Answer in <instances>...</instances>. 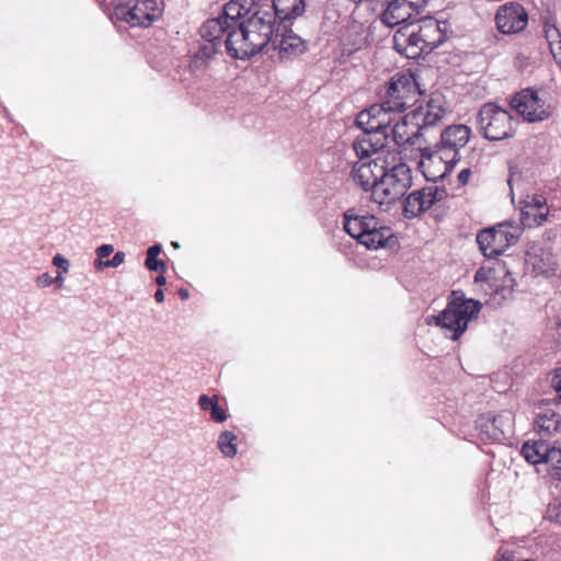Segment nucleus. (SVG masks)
I'll return each mask as SVG.
<instances>
[{"label": "nucleus", "instance_id": "nucleus-1", "mask_svg": "<svg viewBox=\"0 0 561 561\" xmlns=\"http://www.w3.org/2000/svg\"><path fill=\"white\" fill-rule=\"evenodd\" d=\"M306 0H273L270 8L249 7L243 22L232 27L225 39L227 54L234 59H249L272 44L276 22L304 14Z\"/></svg>", "mask_w": 561, "mask_h": 561}, {"label": "nucleus", "instance_id": "nucleus-2", "mask_svg": "<svg viewBox=\"0 0 561 561\" xmlns=\"http://www.w3.org/2000/svg\"><path fill=\"white\" fill-rule=\"evenodd\" d=\"M430 0H388V28L399 27L392 36V47L407 59H417L430 55L448 38L447 21H438L432 16L419 20V25L409 21L419 14Z\"/></svg>", "mask_w": 561, "mask_h": 561}, {"label": "nucleus", "instance_id": "nucleus-3", "mask_svg": "<svg viewBox=\"0 0 561 561\" xmlns=\"http://www.w3.org/2000/svg\"><path fill=\"white\" fill-rule=\"evenodd\" d=\"M482 304L473 298H466L461 291H451L446 308L437 316H433L427 323H434L451 333L453 341H457L468 329V323L477 318Z\"/></svg>", "mask_w": 561, "mask_h": 561}, {"label": "nucleus", "instance_id": "nucleus-4", "mask_svg": "<svg viewBox=\"0 0 561 561\" xmlns=\"http://www.w3.org/2000/svg\"><path fill=\"white\" fill-rule=\"evenodd\" d=\"M512 115L494 103L484 104L477 116V124L483 137L490 141H500L514 136Z\"/></svg>", "mask_w": 561, "mask_h": 561}, {"label": "nucleus", "instance_id": "nucleus-5", "mask_svg": "<svg viewBox=\"0 0 561 561\" xmlns=\"http://www.w3.org/2000/svg\"><path fill=\"white\" fill-rule=\"evenodd\" d=\"M354 181L366 192L371 191L373 201L380 206L386 201V154L378 153L353 170Z\"/></svg>", "mask_w": 561, "mask_h": 561}, {"label": "nucleus", "instance_id": "nucleus-6", "mask_svg": "<svg viewBox=\"0 0 561 561\" xmlns=\"http://www.w3.org/2000/svg\"><path fill=\"white\" fill-rule=\"evenodd\" d=\"M114 14L130 26L147 27L162 14L158 0H116Z\"/></svg>", "mask_w": 561, "mask_h": 561}, {"label": "nucleus", "instance_id": "nucleus-7", "mask_svg": "<svg viewBox=\"0 0 561 561\" xmlns=\"http://www.w3.org/2000/svg\"><path fill=\"white\" fill-rule=\"evenodd\" d=\"M255 0H231L225 4L222 13L213 19H208L202 25V32L205 36L213 39L217 36H228L231 28L237 27L245 19V11L249 7H255Z\"/></svg>", "mask_w": 561, "mask_h": 561}, {"label": "nucleus", "instance_id": "nucleus-8", "mask_svg": "<svg viewBox=\"0 0 561 561\" xmlns=\"http://www.w3.org/2000/svg\"><path fill=\"white\" fill-rule=\"evenodd\" d=\"M510 105L529 123L542 122L549 118L551 114L550 106L538 95V91L533 88L517 92L512 98Z\"/></svg>", "mask_w": 561, "mask_h": 561}, {"label": "nucleus", "instance_id": "nucleus-9", "mask_svg": "<svg viewBox=\"0 0 561 561\" xmlns=\"http://www.w3.org/2000/svg\"><path fill=\"white\" fill-rule=\"evenodd\" d=\"M476 430L482 440L501 443L512 434L511 417L504 413H482L476 420Z\"/></svg>", "mask_w": 561, "mask_h": 561}, {"label": "nucleus", "instance_id": "nucleus-10", "mask_svg": "<svg viewBox=\"0 0 561 561\" xmlns=\"http://www.w3.org/2000/svg\"><path fill=\"white\" fill-rule=\"evenodd\" d=\"M291 24V20H280L272 42L282 58L297 57L306 50V42L293 32Z\"/></svg>", "mask_w": 561, "mask_h": 561}, {"label": "nucleus", "instance_id": "nucleus-11", "mask_svg": "<svg viewBox=\"0 0 561 561\" xmlns=\"http://www.w3.org/2000/svg\"><path fill=\"white\" fill-rule=\"evenodd\" d=\"M528 22L526 10L518 3H506L497 10L495 24L502 34L523 31Z\"/></svg>", "mask_w": 561, "mask_h": 561}, {"label": "nucleus", "instance_id": "nucleus-12", "mask_svg": "<svg viewBox=\"0 0 561 561\" xmlns=\"http://www.w3.org/2000/svg\"><path fill=\"white\" fill-rule=\"evenodd\" d=\"M422 115V108L413 110L405 114L400 122H396L391 129L392 140L398 147L403 145H413L414 140L421 136L419 117Z\"/></svg>", "mask_w": 561, "mask_h": 561}, {"label": "nucleus", "instance_id": "nucleus-13", "mask_svg": "<svg viewBox=\"0 0 561 561\" xmlns=\"http://www.w3.org/2000/svg\"><path fill=\"white\" fill-rule=\"evenodd\" d=\"M413 85L411 75L397 73L388 81V113L403 112L407 108V103L401 99L411 92Z\"/></svg>", "mask_w": 561, "mask_h": 561}, {"label": "nucleus", "instance_id": "nucleus-14", "mask_svg": "<svg viewBox=\"0 0 561 561\" xmlns=\"http://www.w3.org/2000/svg\"><path fill=\"white\" fill-rule=\"evenodd\" d=\"M508 226L510 221H503L478 232L477 243L485 257H496L505 251L502 243L501 228Z\"/></svg>", "mask_w": 561, "mask_h": 561}, {"label": "nucleus", "instance_id": "nucleus-15", "mask_svg": "<svg viewBox=\"0 0 561 561\" xmlns=\"http://www.w3.org/2000/svg\"><path fill=\"white\" fill-rule=\"evenodd\" d=\"M412 184L411 170L405 164L388 169V205L403 197Z\"/></svg>", "mask_w": 561, "mask_h": 561}, {"label": "nucleus", "instance_id": "nucleus-16", "mask_svg": "<svg viewBox=\"0 0 561 561\" xmlns=\"http://www.w3.org/2000/svg\"><path fill=\"white\" fill-rule=\"evenodd\" d=\"M385 115L386 102L382 101L359 112L355 123L363 133L383 131L386 130Z\"/></svg>", "mask_w": 561, "mask_h": 561}, {"label": "nucleus", "instance_id": "nucleus-17", "mask_svg": "<svg viewBox=\"0 0 561 561\" xmlns=\"http://www.w3.org/2000/svg\"><path fill=\"white\" fill-rule=\"evenodd\" d=\"M199 33L205 43L198 47L197 51L194 53L191 59L190 68L193 71L205 68L209 60L220 51L222 44H225V39L222 41L224 36H217L213 39L211 37H207L203 34L202 27L199 28Z\"/></svg>", "mask_w": 561, "mask_h": 561}, {"label": "nucleus", "instance_id": "nucleus-18", "mask_svg": "<svg viewBox=\"0 0 561 561\" xmlns=\"http://www.w3.org/2000/svg\"><path fill=\"white\" fill-rule=\"evenodd\" d=\"M470 135L471 129L467 125H450L440 133V141L435 147L438 149L459 150V148L468 144Z\"/></svg>", "mask_w": 561, "mask_h": 561}, {"label": "nucleus", "instance_id": "nucleus-19", "mask_svg": "<svg viewBox=\"0 0 561 561\" xmlns=\"http://www.w3.org/2000/svg\"><path fill=\"white\" fill-rule=\"evenodd\" d=\"M386 147V130L383 131H369L364 133L362 138H358L354 145L356 152L360 159L369 158L373 154L385 153Z\"/></svg>", "mask_w": 561, "mask_h": 561}, {"label": "nucleus", "instance_id": "nucleus-20", "mask_svg": "<svg viewBox=\"0 0 561 561\" xmlns=\"http://www.w3.org/2000/svg\"><path fill=\"white\" fill-rule=\"evenodd\" d=\"M374 216H359L354 209L344 213V230L354 239L359 241L364 233L370 229V225L375 224Z\"/></svg>", "mask_w": 561, "mask_h": 561}, {"label": "nucleus", "instance_id": "nucleus-21", "mask_svg": "<svg viewBox=\"0 0 561 561\" xmlns=\"http://www.w3.org/2000/svg\"><path fill=\"white\" fill-rule=\"evenodd\" d=\"M561 423V416L551 409H546L542 412L537 413L535 417V428L539 434L547 436L552 435L559 431Z\"/></svg>", "mask_w": 561, "mask_h": 561}, {"label": "nucleus", "instance_id": "nucleus-22", "mask_svg": "<svg viewBox=\"0 0 561 561\" xmlns=\"http://www.w3.org/2000/svg\"><path fill=\"white\" fill-rule=\"evenodd\" d=\"M551 448H552V445H550L543 440L534 442L533 444H530L529 442H526L523 444L522 455L528 462H530L533 465H538V463L546 465L547 459H548V458H546V454H549Z\"/></svg>", "mask_w": 561, "mask_h": 561}, {"label": "nucleus", "instance_id": "nucleus-23", "mask_svg": "<svg viewBox=\"0 0 561 561\" xmlns=\"http://www.w3.org/2000/svg\"><path fill=\"white\" fill-rule=\"evenodd\" d=\"M424 192L425 190L414 191L404 199L402 214L405 218H414L426 211Z\"/></svg>", "mask_w": 561, "mask_h": 561}, {"label": "nucleus", "instance_id": "nucleus-24", "mask_svg": "<svg viewBox=\"0 0 561 561\" xmlns=\"http://www.w3.org/2000/svg\"><path fill=\"white\" fill-rule=\"evenodd\" d=\"M445 114L446 110L443 105L439 104L437 99L432 98L426 104V112H422V115L419 117V121L422 119V125L420 124V126L422 129L434 126Z\"/></svg>", "mask_w": 561, "mask_h": 561}, {"label": "nucleus", "instance_id": "nucleus-25", "mask_svg": "<svg viewBox=\"0 0 561 561\" xmlns=\"http://www.w3.org/2000/svg\"><path fill=\"white\" fill-rule=\"evenodd\" d=\"M367 249L377 250L386 247V237L383 236V227H378L377 220L370 225V229L364 233L363 238L358 241Z\"/></svg>", "mask_w": 561, "mask_h": 561}, {"label": "nucleus", "instance_id": "nucleus-26", "mask_svg": "<svg viewBox=\"0 0 561 561\" xmlns=\"http://www.w3.org/2000/svg\"><path fill=\"white\" fill-rule=\"evenodd\" d=\"M198 404L203 411L210 413V417L215 422L222 423L227 420V413L218 405L216 397L210 398L206 394H202L198 399Z\"/></svg>", "mask_w": 561, "mask_h": 561}, {"label": "nucleus", "instance_id": "nucleus-27", "mask_svg": "<svg viewBox=\"0 0 561 561\" xmlns=\"http://www.w3.org/2000/svg\"><path fill=\"white\" fill-rule=\"evenodd\" d=\"M546 38L549 43L551 54L558 62H561V33L553 24L545 25Z\"/></svg>", "mask_w": 561, "mask_h": 561}, {"label": "nucleus", "instance_id": "nucleus-28", "mask_svg": "<svg viewBox=\"0 0 561 561\" xmlns=\"http://www.w3.org/2000/svg\"><path fill=\"white\" fill-rule=\"evenodd\" d=\"M515 279L512 277L511 272L507 270L501 286L496 285L493 291V299L501 304L502 300L511 299L513 296Z\"/></svg>", "mask_w": 561, "mask_h": 561}, {"label": "nucleus", "instance_id": "nucleus-29", "mask_svg": "<svg viewBox=\"0 0 561 561\" xmlns=\"http://www.w3.org/2000/svg\"><path fill=\"white\" fill-rule=\"evenodd\" d=\"M549 474L561 481V446L552 445L549 454H546Z\"/></svg>", "mask_w": 561, "mask_h": 561}, {"label": "nucleus", "instance_id": "nucleus-30", "mask_svg": "<svg viewBox=\"0 0 561 561\" xmlns=\"http://www.w3.org/2000/svg\"><path fill=\"white\" fill-rule=\"evenodd\" d=\"M236 439L237 436L230 431L222 432L218 437V448L228 458H232L237 455Z\"/></svg>", "mask_w": 561, "mask_h": 561}, {"label": "nucleus", "instance_id": "nucleus-31", "mask_svg": "<svg viewBox=\"0 0 561 561\" xmlns=\"http://www.w3.org/2000/svg\"><path fill=\"white\" fill-rule=\"evenodd\" d=\"M523 228L519 225L514 226L511 221L508 227H502L501 236L504 249L515 244L519 240Z\"/></svg>", "mask_w": 561, "mask_h": 561}, {"label": "nucleus", "instance_id": "nucleus-32", "mask_svg": "<svg viewBox=\"0 0 561 561\" xmlns=\"http://www.w3.org/2000/svg\"><path fill=\"white\" fill-rule=\"evenodd\" d=\"M424 204L426 207V210L430 209L435 203L440 202L445 197H447V190L445 187H438V186H427L424 187Z\"/></svg>", "mask_w": 561, "mask_h": 561}, {"label": "nucleus", "instance_id": "nucleus-33", "mask_svg": "<svg viewBox=\"0 0 561 561\" xmlns=\"http://www.w3.org/2000/svg\"><path fill=\"white\" fill-rule=\"evenodd\" d=\"M459 161H460V153H459V150L456 149V150H454L453 158L449 161H445L444 162L445 163V171L442 174L433 176V178H430L426 174H424L426 181H431L433 183H437V182L444 181L447 176L450 175V173L454 171L456 164Z\"/></svg>", "mask_w": 561, "mask_h": 561}, {"label": "nucleus", "instance_id": "nucleus-34", "mask_svg": "<svg viewBox=\"0 0 561 561\" xmlns=\"http://www.w3.org/2000/svg\"><path fill=\"white\" fill-rule=\"evenodd\" d=\"M145 266L151 272H165L167 264L164 261L159 260L158 256H147Z\"/></svg>", "mask_w": 561, "mask_h": 561}, {"label": "nucleus", "instance_id": "nucleus-35", "mask_svg": "<svg viewBox=\"0 0 561 561\" xmlns=\"http://www.w3.org/2000/svg\"><path fill=\"white\" fill-rule=\"evenodd\" d=\"M536 214L535 209L527 207L526 205L520 208L519 226L523 228L533 227V215Z\"/></svg>", "mask_w": 561, "mask_h": 561}, {"label": "nucleus", "instance_id": "nucleus-36", "mask_svg": "<svg viewBox=\"0 0 561 561\" xmlns=\"http://www.w3.org/2000/svg\"><path fill=\"white\" fill-rule=\"evenodd\" d=\"M491 274H492L491 270L485 271L483 267H481L474 274V282L476 283L485 282L492 287L493 284H491V280H493L494 278L491 276Z\"/></svg>", "mask_w": 561, "mask_h": 561}, {"label": "nucleus", "instance_id": "nucleus-37", "mask_svg": "<svg viewBox=\"0 0 561 561\" xmlns=\"http://www.w3.org/2000/svg\"><path fill=\"white\" fill-rule=\"evenodd\" d=\"M53 264L58 268V272L68 273L69 271V261L61 254H56L53 257Z\"/></svg>", "mask_w": 561, "mask_h": 561}, {"label": "nucleus", "instance_id": "nucleus-38", "mask_svg": "<svg viewBox=\"0 0 561 561\" xmlns=\"http://www.w3.org/2000/svg\"><path fill=\"white\" fill-rule=\"evenodd\" d=\"M547 518L549 520L561 524V502L558 505L549 506L547 510Z\"/></svg>", "mask_w": 561, "mask_h": 561}, {"label": "nucleus", "instance_id": "nucleus-39", "mask_svg": "<svg viewBox=\"0 0 561 561\" xmlns=\"http://www.w3.org/2000/svg\"><path fill=\"white\" fill-rule=\"evenodd\" d=\"M525 205L531 209L540 210L546 205V198L541 195H534L531 202H526Z\"/></svg>", "mask_w": 561, "mask_h": 561}, {"label": "nucleus", "instance_id": "nucleus-40", "mask_svg": "<svg viewBox=\"0 0 561 561\" xmlns=\"http://www.w3.org/2000/svg\"><path fill=\"white\" fill-rule=\"evenodd\" d=\"M125 261V253L122 251H118L114 254V256L111 260L105 261L106 267H118L122 265Z\"/></svg>", "mask_w": 561, "mask_h": 561}, {"label": "nucleus", "instance_id": "nucleus-41", "mask_svg": "<svg viewBox=\"0 0 561 561\" xmlns=\"http://www.w3.org/2000/svg\"><path fill=\"white\" fill-rule=\"evenodd\" d=\"M551 386L556 390L558 397L561 399V367L554 370L551 379Z\"/></svg>", "mask_w": 561, "mask_h": 561}, {"label": "nucleus", "instance_id": "nucleus-42", "mask_svg": "<svg viewBox=\"0 0 561 561\" xmlns=\"http://www.w3.org/2000/svg\"><path fill=\"white\" fill-rule=\"evenodd\" d=\"M113 251H114V248L112 244H102L96 249V255L100 259H104V257H107L108 255H111L113 253Z\"/></svg>", "mask_w": 561, "mask_h": 561}, {"label": "nucleus", "instance_id": "nucleus-43", "mask_svg": "<svg viewBox=\"0 0 561 561\" xmlns=\"http://www.w3.org/2000/svg\"><path fill=\"white\" fill-rule=\"evenodd\" d=\"M36 284L39 287H48L53 285V277L48 273H43L36 277Z\"/></svg>", "mask_w": 561, "mask_h": 561}, {"label": "nucleus", "instance_id": "nucleus-44", "mask_svg": "<svg viewBox=\"0 0 561 561\" xmlns=\"http://www.w3.org/2000/svg\"><path fill=\"white\" fill-rule=\"evenodd\" d=\"M547 217L548 211L541 213L539 210H536V214L533 215V227L542 225L547 220Z\"/></svg>", "mask_w": 561, "mask_h": 561}, {"label": "nucleus", "instance_id": "nucleus-45", "mask_svg": "<svg viewBox=\"0 0 561 561\" xmlns=\"http://www.w3.org/2000/svg\"><path fill=\"white\" fill-rule=\"evenodd\" d=\"M470 175H471V170L469 168L462 169L458 173V176H457L459 184L466 185L469 181Z\"/></svg>", "mask_w": 561, "mask_h": 561}, {"label": "nucleus", "instance_id": "nucleus-46", "mask_svg": "<svg viewBox=\"0 0 561 561\" xmlns=\"http://www.w3.org/2000/svg\"><path fill=\"white\" fill-rule=\"evenodd\" d=\"M440 149L436 147V150H432L430 147H424L421 149V158L431 160Z\"/></svg>", "mask_w": 561, "mask_h": 561}, {"label": "nucleus", "instance_id": "nucleus-47", "mask_svg": "<svg viewBox=\"0 0 561 561\" xmlns=\"http://www.w3.org/2000/svg\"><path fill=\"white\" fill-rule=\"evenodd\" d=\"M162 251V245L160 243H156L148 248L147 256H158Z\"/></svg>", "mask_w": 561, "mask_h": 561}, {"label": "nucleus", "instance_id": "nucleus-48", "mask_svg": "<svg viewBox=\"0 0 561 561\" xmlns=\"http://www.w3.org/2000/svg\"><path fill=\"white\" fill-rule=\"evenodd\" d=\"M508 171H510V176L507 179V184H508L510 188L512 190L513 178L517 173V167L510 164Z\"/></svg>", "mask_w": 561, "mask_h": 561}, {"label": "nucleus", "instance_id": "nucleus-49", "mask_svg": "<svg viewBox=\"0 0 561 561\" xmlns=\"http://www.w3.org/2000/svg\"><path fill=\"white\" fill-rule=\"evenodd\" d=\"M378 19L383 25H386V3H381L378 12Z\"/></svg>", "mask_w": 561, "mask_h": 561}, {"label": "nucleus", "instance_id": "nucleus-50", "mask_svg": "<svg viewBox=\"0 0 561 561\" xmlns=\"http://www.w3.org/2000/svg\"><path fill=\"white\" fill-rule=\"evenodd\" d=\"M398 245V239L393 234L388 236V249L393 250Z\"/></svg>", "mask_w": 561, "mask_h": 561}, {"label": "nucleus", "instance_id": "nucleus-51", "mask_svg": "<svg viewBox=\"0 0 561 561\" xmlns=\"http://www.w3.org/2000/svg\"><path fill=\"white\" fill-rule=\"evenodd\" d=\"M62 274L61 272H58L57 271V276L55 278H53V284H55L57 287H61L62 284H64V277H62Z\"/></svg>", "mask_w": 561, "mask_h": 561}, {"label": "nucleus", "instance_id": "nucleus-52", "mask_svg": "<svg viewBox=\"0 0 561 561\" xmlns=\"http://www.w3.org/2000/svg\"><path fill=\"white\" fill-rule=\"evenodd\" d=\"M94 267L98 270V271H102L105 266V261H103L102 259H100L98 256V259L94 261Z\"/></svg>", "mask_w": 561, "mask_h": 561}, {"label": "nucleus", "instance_id": "nucleus-53", "mask_svg": "<svg viewBox=\"0 0 561 561\" xmlns=\"http://www.w3.org/2000/svg\"><path fill=\"white\" fill-rule=\"evenodd\" d=\"M154 299L157 302L161 304L163 302L164 300V294H163V290L162 289H158L156 293H154Z\"/></svg>", "mask_w": 561, "mask_h": 561}, {"label": "nucleus", "instance_id": "nucleus-54", "mask_svg": "<svg viewBox=\"0 0 561 561\" xmlns=\"http://www.w3.org/2000/svg\"><path fill=\"white\" fill-rule=\"evenodd\" d=\"M178 294H179V296H180V298H181L182 300H186V299H188V297H190V293H188V290H187V289H185V288H180V289H179V291H178Z\"/></svg>", "mask_w": 561, "mask_h": 561}, {"label": "nucleus", "instance_id": "nucleus-55", "mask_svg": "<svg viewBox=\"0 0 561 561\" xmlns=\"http://www.w3.org/2000/svg\"><path fill=\"white\" fill-rule=\"evenodd\" d=\"M156 283H157L159 286H163V285H165V283H167V278H165L163 275H159V276H157V278H156Z\"/></svg>", "mask_w": 561, "mask_h": 561}, {"label": "nucleus", "instance_id": "nucleus-56", "mask_svg": "<svg viewBox=\"0 0 561 561\" xmlns=\"http://www.w3.org/2000/svg\"><path fill=\"white\" fill-rule=\"evenodd\" d=\"M393 122H394V118H393V117H391V116H389V117H388V122H387L388 127H389Z\"/></svg>", "mask_w": 561, "mask_h": 561}, {"label": "nucleus", "instance_id": "nucleus-57", "mask_svg": "<svg viewBox=\"0 0 561 561\" xmlns=\"http://www.w3.org/2000/svg\"><path fill=\"white\" fill-rule=\"evenodd\" d=\"M172 245H173L174 248H179V247H180V245H179V243H178V242H175V241H174V242H172Z\"/></svg>", "mask_w": 561, "mask_h": 561}, {"label": "nucleus", "instance_id": "nucleus-58", "mask_svg": "<svg viewBox=\"0 0 561 561\" xmlns=\"http://www.w3.org/2000/svg\"><path fill=\"white\" fill-rule=\"evenodd\" d=\"M497 264L501 265L500 262ZM502 265H503V267H505L506 266V262H502Z\"/></svg>", "mask_w": 561, "mask_h": 561}]
</instances>
